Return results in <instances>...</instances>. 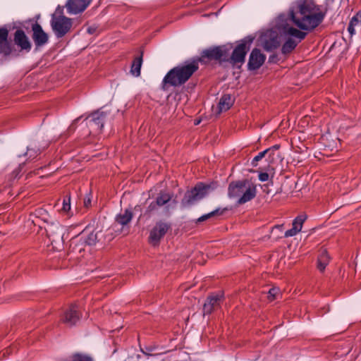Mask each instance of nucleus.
I'll return each mask as SVG.
<instances>
[{
  "instance_id": "nucleus-1",
  "label": "nucleus",
  "mask_w": 361,
  "mask_h": 361,
  "mask_svg": "<svg viewBox=\"0 0 361 361\" xmlns=\"http://www.w3.org/2000/svg\"><path fill=\"white\" fill-rule=\"evenodd\" d=\"M286 18L302 30L311 31L324 20V13L312 0H298L293 3Z\"/></svg>"
},
{
  "instance_id": "nucleus-2",
  "label": "nucleus",
  "mask_w": 361,
  "mask_h": 361,
  "mask_svg": "<svg viewBox=\"0 0 361 361\" xmlns=\"http://www.w3.org/2000/svg\"><path fill=\"white\" fill-rule=\"evenodd\" d=\"M276 28L280 35L285 38L281 48L283 54L290 53L306 37L307 34L290 25L286 14H280L276 19Z\"/></svg>"
},
{
  "instance_id": "nucleus-3",
  "label": "nucleus",
  "mask_w": 361,
  "mask_h": 361,
  "mask_svg": "<svg viewBox=\"0 0 361 361\" xmlns=\"http://www.w3.org/2000/svg\"><path fill=\"white\" fill-rule=\"evenodd\" d=\"M198 66L195 61H186L171 69L164 76L162 83L173 87L184 84L197 70Z\"/></svg>"
},
{
  "instance_id": "nucleus-4",
  "label": "nucleus",
  "mask_w": 361,
  "mask_h": 361,
  "mask_svg": "<svg viewBox=\"0 0 361 361\" xmlns=\"http://www.w3.org/2000/svg\"><path fill=\"white\" fill-rule=\"evenodd\" d=\"M256 185L247 179L232 182L228 185V197L230 198H238L237 202L240 204L250 201L256 196Z\"/></svg>"
},
{
  "instance_id": "nucleus-5",
  "label": "nucleus",
  "mask_w": 361,
  "mask_h": 361,
  "mask_svg": "<svg viewBox=\"0 0 361 361\" xmlns=\"http://www.w3.org/2000/svg\"><path fill=\"white\" fill-rule=\"evenodd\" d=\"M97 241V233L90 227H86L80 234L72 239L71 248L73 252H81L86 245L92 246Z\"/></svg>"
},
{
  "instance_id": "nucleus-6",
  "label": "nucleus",
  "mask_w": 361,
  "mask_h": 361,
  "mask_svg": "<svg viewBox=\"0 0 361 361\" xmlns=\"http://www.w3.org/2000/svg\"><path fill=\"white\" fill-rule=\"evenodd\" d=\"M213 189L211 185L200 183L192 190L185 193L182 204L185 207H189L206 197Z\"/></svg>"
},
{
  "instance_id": "nucleus-7",
  "label": "nucleus",
  "mask_w": 361,
  "mask_h": 361,
  "mask_svg": "<svg viewBox=\"0 0 361 361\" xmlns=\"http://www.w3.org/2000/svg\"><path fill=\"white\" fill-rule=\"evenodd\" d=\"M50 23L52 30L57 38H61L65 36L72 27L71 19L61 15L57 16L56 14H53Z\"/></svg>"
},
{
  "instance_id": "nucleus-8",
  "label": "nucleus",
  "mask_w": 361,
  "mask_h": 361,
  "mask_svg": "<svg viewBox=\"0 0 361 361\" xmlns=\"http://www.w3.org/2000/svg\"><path fill=\"white\" fill-rule=\"evenodd\" d=\"M253 41L252 37H247L243 39L233 49L231 60L234 64L238 63H243L247 51L250 49V46Z\"/></svg>"
},
{
  "instance_id": "nucleus-9",
  "label": "nucleus",
  "mask_w": 361,
  "mask_h": 361,
  "mask_svg": "<svg viewBox=\"0 0 361 361\" xmlns=\"http://www.w3.org/2000/svg\"><path fill=\"white\" fill-rule=\"evenodd\" d=\"M279 32L276 28V23L273 28L267 30L262 36V41L264 49L271 51L280 45Z\"/></svg>"
},
{
  "instance_id": "nucleus-10",
  "label": "nucleus",
  "mask_w": 361,
  "mask_h": 361,
  "mask_svg": "<svg viewBox=\"0 0 361 361\" xmlns=\"http://www.w3.org/2000/svg\"><path fill=\"white\" fill-rule=\"evenodd\" d=\"M170 227V224L167 222L162 221L157 222L150 231L149 236V243L153 246L158 245L161 239L165 235Z\"/></svg>"
},
{
  "instance_id": "nucleus-11",
  "label": "nucleus",
  "mask_w": 361,
  "mask_h": 361,
  "mask_svg": "<svg viewBox=\"0 0 361 361\" xmlns=\"http://www.w3.org/2000/svg\"><path fill=\"white\" fill-rule=\"evenodd\" d=\"M66 228L62 226L59 221H51L46 227L47 235L52 243L63 241V235Z\"/></svg>"
},
{
  "instance_id": "nucleus-12",
  "label": "nucleus",
  "mask_w": 361,
  "mask_h": 361,
  "mask_svg": "<svg viewBox=\"0 0 361 361\" xmlns=\"http://www.w3.org/2000/svg\"><path fill=\"white\" fill-rule=\"evenodd\" d=\"M92 0H68L66 4L67 13L77 15L82 13L91 4Z\"/></svg>"
},
{
  "instance_id": "nucleus-13",
  "label": "nucleus",
  "mask_w": 361,
  "mask_h": 361,
  "mask_svg": "<svg viewBox=\"0 0 361 361\" xmlns=\"http://www.w3.org/2000/svg\"><path fill=\"white\" fill-rule=\"evenodd\" d=\"M80 313L78 307L76 305H71L67 309L62 317V321L69 326H75L80 319Z\"/></svg>"
},
{
  "instance_id": "nucleus-14",
  "label": "nucleus",
  "mask_w": 361,
  "mask_h": 361,
  "mask_svg": "<svg viewBox=\"0 0 361 361\" xmlns=\"http://www.w3.org/2000/svg\"><path fill=\"white\" fill-rule=\"evenodd\" d=\"M223 298L224 295L221 293L212 294L208 297L203 307L204 314L205 315L211 314L215 308L220 305Z\"/></svg>"
},
{
  "instance_id": "nucleus-15",
  "label": "nucleus",
  "mask_w": 361,
  "mask_h": 361,
  "mask_svg": "<svg viewBox=\"0 0 361 361\" xmlns=\"http://www.w3.org/2000/svg\"><path fill=\"white\" fill-rule=\"evenodd\" d=\"M265 56L258 49H254L250 55L247 63L249 70H257L264 63Z\"/></svg>"
},
{
  "instance_id": "nucleus-16",
  "label": "nucleus",
  "mask_w": 361,
  "mask_h": 361,
  "mask_svg": "<svg viewBox=\"0 0 361 361\" xmlns=\"http://www.w3.org/2000/svg\"><path fill=\"white\" fill-rule=\"evenodd\" d=\"M203 56L212 59H225L228 56V49L225 47H216L206 49Z\"/></svg>"
},
{
  "instance_id": "nucleus-17",
  "label": "nucleus",
  "mask_w": 361,
  "mask_h": 361,
  "mask_svg": "<svg viewBox=\"0 0 361 361\" xmlns=\"http://www.w3.org/2000/svg\"><path fill=\"white\" fill-rule=\"evenodd\" d=\"M33 40L37 47L42 46L48 42V35L44 32L41 25L35 23L32 25Z\"/></svg>"
},
{
  "instance_id": "nucleus-18",
  "label": "nucleus",
  "mask_w": 361,
  "mask_h": 361,
  "mask_svg": "<svg viewBox=\"0 0 361 361\" xmlns=\"http://www.w3.org/2000/svg\"><path fill=\"white\" fill-rule=\"evenodd\" d=\"M15 43L22 49L30 50L31 48L30 43L25 32L21 30H18L14 36Z\"/></svg>"
},
{
  "instance_id": "nucleus-19",
  "label": "nucleus",
  "mask_w": 361,
  "mask_h": 361,
  "mask_svg": "<svg viewBox=\"0 0 361 361\" xmlns=\"http://www.w3.org/2000/svg\"><path fill=\"white\" fill-rule=\"evenodd\" d=\"M106 117V114L102 111H97L92 114L91 122L97 127V129L102 130L104 127V123Z\"/></svg>"
},
{
  "instance_id": "nucleus-20",
  "label": "nucleus",
  "mask_w": 361,
  "mask_h": 361,
  "mask_svg": "<svg viewBox=\"0 0 361 361\" xmlns=\"http://www.w3.org/2000/svg\"><path fill=\"white\" fill-rule=\"evenodd\" d=\"M233 100L232 99L231 95L228 94H224L221 97L218 104V113L220 114L222 111H226L228 110L233 105Z\"/></svg>"
},
{
  "instance_id": "nucleus-21",
  "label": "nucleus",
  "mask_w": 361,
  "mask_h": 361,
  "mask_svg": "<svg viewBox=\"0 0 361 361\" xmlns=\"http://www.w3.org/2000/svg\"><path fill=\"white\" fill-rule=\"evenodd\" d=\"M8 34L7 29L0 28V53H6L9 50Z\"/></svg>"
},
{
  "instance_id": "nucleus-22",
  "label": "nucleus",
  "mask_w": 361,
  "mask_h": 361,
  "mask_svg": "<svg viewBox=\"0 0 361 361\" xmlns=\"http://www.w3.org/2000/svg\"><path fill=\"white\" fill-rule=\"evenodd\" d=\"M267 151L266 160L269 164H274L280 163L283 161V157L281 156L279 152L269 151V149H265Z\"/></svg>"
},
{
  "instance_id": "nucleus-23",
  "label": "nucleus",
  "mask_w": 361,
  "mask_h": 361,
  "mask_svg": "<svg viewBox=\"0 0 361 361\" xmlns=\"http://www.w3.org/2000/svg\"><path fill=\"white\" fill-rule=\"evenodd\" d=\"M133 214L130 210L126 209L123 213L118 214L116 217V221L121 226L128 224L132 219Z\"/></svg>"
},
{
  "instance_id": "nucleus-24",
  "label": "nucleus",
  "mask_w": 361,
  "mask_h": 361,
  "mask_svg": "<svg viewBox=\"0 0 361 361\" xmlns=\"http://www.w3.org/2000/svg\"><path fill=\"white\" fill-rule=\"evenodd\" d=\"M329 262V257L326 250H322L317 260V268L323 271Z\"/></svg>"
},
{
  "instance_id": "nucleus-25",
  "label": "nucleus",
  "mask_w": 361,
  "mask_h": 361,
  "mask_svg": "<svg viewBox=\"0 0 361 361\" xmlns=\"http://www.w3.org/2000/svg\"><path fill=\"white\" fill-rule=\"evenodd\" d=\"M142 63V56H138L135 59L131 66V73L133 75L137 77L140 75V70Z\"/></svg>"
},
{
  "instance_id": "nucleus-26",
  "label": "nucleus",
  "mask_w": 361,
  "mask_h": 361,
  "mask_svg": "<svg viewBox=\"0 0 361 361\" xmlns=\"http://www.w3.org/2000/svg\"><path fill=\"white\" fill-rule=\"evenodd\" d=\"M224 211L225 209L217 208L207 214L202 215L200 217L198 218L197 221L202 222L216 216L221 215Z\"/></svg>"
},
{
  "instance_id": "nucleus-27",
  "label": "nucleus",
  "mask_w": 361,
  "mask_h": 361,
  "mask_svg": "<svg viewBox=\"0 0 361 361\" xmlns=\"http://www.w3.org/2000/svg\"><path fill=\"white\" fill-rule=\"evenodd\" d=\"M171 200V195L167 192H161L156 199V204L162 207L169 203Z\"/></svg>"
},
{
  "instance_id": "nucleus-28",
  "label": "nucleus",
  "mask_w": 361,
  "mask_h": 361,
  "mask_svg": "<svg viewBox=\"0 0 361 361\" xmlns=\"http://www.w3.org/2000/svg\"><path fill=\"white\" fill-rule=\"evenodd\" d=\"M36 215L37 216L42 219V221L46 222L47 224L52 221V219L47 212V211L44 209L40 208L37 210H36Z\"/></svg>"
},
{
  "instance_id": "nucleus-29",
  "label": "nucleus",
  "mask_w": 361,
  "mask_h": 361,
  "mask_svg": "<svg viewBox=\"0 0 361 361\" xmlns=\"http://www.w3.org/2000/svg\"><path fill=\"white\" fill-rule=\"evenodd\" d=\"M306 217L305 216H297L293 222V226L298 231H300L302 227V224L305 220Z\"/></svg>"
},
{
  "instance_id": "nucleus-30",
  "label": "nucleus",
  "mask_w": 361,
  "mask_h": 361,
  "mask_svg": "<svg viewBox=\"0 0 361 361\" xmlns=\"http://www.w3.org/2000/svg\"><path fill=\"white\" fill-rule=\"evenodd\" d=\"M71 197L66 196L63 198V203H62V207L61 210L63 213H68L71 210Z\"/></svg>"
},
{
  "instance_id": "nucleus-31",
  "label": "nucleus",
  "mask_w": 361,
  "mask_h": 361,
  "mask_svg": "<svg viewBox=\"0 0 361 361\" xmlns=\"http://www.w3.org/2000/svg\"><path fill=\"white\" fill-rule=\"evenodd\" d=\"M267 154V151H262L259 153H258L257 155H256L252 160L251 164L253 166H257V162L260 161L262 158L265 157Z\"/></svg>"
},
{
  "instance_id": "nucleus-32",
  "label": "nucleus",
  "mask_w": 361,
  "mask_h": 361,
  "mask_svg": "<svg viewBox=\"0 0 361 361\" xmlns=\"http://www.w3.org/2000/svg\"><path fill=\"white\" fill-rule=\"evenodd\" d=\"M73 361H93L92 359L86 355L75 354L73 357Z\"/></svg>"
},
{
  "instance_id": "nucleus-33",
  "label": "nucleus",
  "mask_w": 361,
  "mask_h": 361,
  "mask_svg": "<svg viewBox=\"0 0 361 361\" xmlns=\"http://www.w3.org/2000/svg\"><path fill=\"white\" fill-rule=\"evenodd\" d=\"M39 151V149H35L30 147H27V152L25 153V154H27L29 156V158H35L37 156Z\"/></svg>"
},
{
  "instance_id": "nucleus-34",
  "label": "nucleus",
  "mask_w": 361,
  "mask_h": 361,
  "mask_svg": "<svg viewBox=\"0 0 361 361\" xmlns=\"http://www.w3.org/2000/svg\"><path fill=\"white\" fill-rule=\"evenodd\" d=\"M159 207L158 204H156V201L152 202L149 206L146 209V213L150 214L155 210L157 209V207Z\"/></svg>"
},
{
  "instance_id": "nucleus-35",
  "label": "nucleus",
  "mask_w": 361,
  "mask_h": 361,
  "mask_svg": "<svg viewBox=\"0 0 361 361\" xmlns=\"http://www.w3.org/2000/svg\"><path fill=\"white\" fill-rule=\"evenodd\" d=\"M298 233H299V231H298L293 226L292 227V228L290 229H288L287 230L285 233H284V236L286 238H288V237H293V236H295Z\"/></svg>"
},
{
  "instance_id": "nucleus-36",
  "label": "nucleus",
  "mask_w": 361,
  "mask_h": 361,
  "mask_svg": "<svg viewBox=\"0 0 361 361\" xmlns=\"http://www.w3.org/2000/svg\"><path fill=\"white\" fill-rule=\"evenodd\" d=\"M279 293V289L277 288H271L269 290V300H272L275 298V296L276 295Z\"/></svg>"
},
{
  "instance_id": "nucleus-37",
  "label": "nucleus",
  "mask_w": 361,
  "mask_h": 361,
  "mask_svg": "<svg viewBox=\"0 0 361 361\" xmlns=\"http://www.w3.org/2000/svg\"><path fill=\"white\" fill-rule=\"evenodd\" d=\"M258 178L261 182H266L269 178V175L267 172H260Z\"/></svg>"
},
{
  "instance_id": "nucleus-38",
  "label": "nucleus",
  "mask_w": 361,
  "mask_h": 361,
  "mask_svg": "<svg viewBox=\"0 0 361 361\" xmlns=\"http://www.w3.org/2000/svg\"><path fill=\"white\" fill-rule=\"evenodd\" d=\"M280 148V145H273L272 147L268 148L269 149V151H273V152H279V149Z\"/></svg>"
},
{
  "instance_id": "nucleus-39",
  "label": "nucleus",
  "mask_w": 361,
  "mask_h": 361,
  "mask_svg": "<svg viewBox=\"0 0 361 361\" xmlns=\"http://www.w3.org/2000/svg\"><path fill=\"white\" fill-rule=\"evenodd\" d=\"M91 203V200L90 197H86L85 200H84V204L85 205V207H88Z\"/></svg>"
},
{
  "instance_id": "nucleus-40",
  "label": "nucleus",
  "mask_w": 361,
  "mask_h": 361,
  "mask_svg": "<svg viewBox=\"0 0 361 361\" xmlns=\"http://www.w3.org/2000/svg\"><path fill=\"white\" fill-rule=\"evenodd\" d=\"M87 31L89 34H93L94 32V28L92 27H89L87 29Z\"/></svg>"
},
{
  "instance_id": "nucleus-41",
  "label": "nucleus",
  "mask_w": 361,
  "mask_h": 361,
  "mask_svg": "<svg viewBox=\"0 0 361 361\" xmlns=\"http://www.w3.org/2000/svg\"><path fill=\"white\" fill-rule=\"evenodd\" d=\"M275 58H276V56H271L269 57V61L271 62H273L274 61Z\"/></svg>"
},
{
  "instance_id": "nucleus-42",
  "label": "nucleus",
  "mask_w": 361,
  "mask_h": 361,
  "mask_svg": "<svg viewBox=\"0 0 361 361\" xmlns=\"http://www.w3.org/2000/svg\"><path fill=\"white\" fill-rule=\"evenodd\" d=\"M200 120H195V125H196V126L200 124Z\"/></svg>"
}]
</instances>
